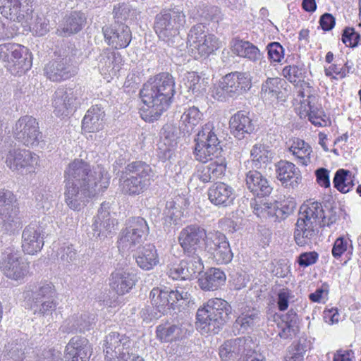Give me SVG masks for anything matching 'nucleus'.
Returning a JSON list of instances; mask_svg holds the SVG:
<instances>
[{"mask_svg":"<svg viewBox=\"0 0 361 361\" xmlns=\"http://www.w3.org/2000/svg\"><path fill=\"white\" fill-rule=\"evenodd\" d=\"M203 114L195 106L185 109L179 121V128L184 133L191 134L194 128L202 120Z\"/></svg>","mask_w":361,"mask_h":361,"instance_id":"nucleus-39","label":"nucleus"},{"mask_svg":"<svg viewBox=\"0 0 361 361\" xmlns=\"http://www.w3.org/2000/svg\"><path fill=\"white\" fill-rule=\"evenodd\" d=\"M183 84L185 88L192 93L200 94L205 90L203 80L201 81L200 76L195 72L188 73L185 75Z\"/></svg>","mask_w":361,"mask_h":361,"instance_id":"nucleus-55","label":"nucleus"},{"mask_svg":"<svg viewBox=\"0 0 361 361\" xmlns=\"http://www.w3.org/2000/svg\"><path fill=\"white\" fill-rule=\"evenodd\" d=\"M226 90L230 97H236L248 91L252 87L251 77L246 72H231L222 78Z\"/></svg>","mask_w":361,"mask_h":361,"instance_id":"nucleus-21","label":"nucleus"},{"mask_svg":"<svg viewBox=\"0 0 361 361\" xmlns=\"http://www.w3.org/2000/svg\"><path fill=\"white\" fill-rule=\"evenodd\" d=\"M100 73L108 80L116 76L123 66V59L118 53L104 49L97 58Z\"/></svg>","mask_w":361,"mask_h":361,"instance_id":"nucleus-23","label":"nucleus"},{"mask_svg":"<svg viewBox=\"0 0 361 361\" xmlns=\"http://www.w3.org/2000/svg\"><path fill=\"white\" fill-rule=\"evenodd\" d=\"M355 175L351 171L341 169H338L333 179L334 188L342 193H347L352 190L355 185Z\"/></svg>","mask_w":361,"mask_h":361,"instance_id":"nucleus-45","label":"nucleus"},{"mask_svg":"<svg viewBox=\"0 0 361 361\" xmlns=\"http://www.w3.org/2000/svg\"><path fill=\"white\" fill-rule=\"evenodd\" d=\"M305 73L306 71L302 65L286 66L282 71L283 75L295 86H302V84L307 86V83L304 81Z\"/></svg>","mask_w":361,"mask_h":361,"instance_id":"nucleus-50","label":"nucleus"},{"mask_svg":"<svg viewBox=\"0 0 361 361\" xmlns=\"http://www.w3.org/2000/svg\"><path fill=\"white\" fill-rule=\"evenodd\" d=\"M14 138L27 147L37 146L42 139L39 123L31 116H21L13 128Z\"/></svg>","mask_w":361,"mask_h":361,"instance_id":"nucleus-13","label":"nucleus"},{"mask_svg":"<svg viewBox=\"0 0 361 361\" xmlns=\"http://www.w3.org/2000/svg\"><path fill=\"white\" fill-rule=\"evenodd\" d=\"M299 319L296 312L290 309L281 317L278 324L279 336L282 339H292L299 331Z\"/></svg>","mask_w":361,"mask_h":361,"instance_id":"nucleus-36","label":"nucleus"},{"mask_svg":"<svg viewBox=\"0 0 361 361\" xmlns=\"http://www.w3.org/2000/svg\"><path fill=\"white\" fill-rule=\"evenodd\" d=\"M168 296L166 289L159 288H154L149 294L152 305L156 306L164 314L170 310Z\"/></svg>","mask_w":361,"mask_h":361,"instance_id":"nucleus-52","label":"nucleus"},{"mask_svg":"<svg viewBox=\"0 0 361 361\" xmlns=\"http://www.w3.org/2000/svg\"><path fill=\"white\" fill-rule=\"evenodd\" d=\"M64 201L72 210L83 209L89 200L104 192L109 185L110 176L99 165L79 159L71 162L64 171Z\"/></svg>","mask_w":361,"mask_h":361,"instance_id":"nucleus-1","label":"nucleus"},{"mask_svg":"<svg viewBox=\"0 0 361 361\" xmlns=\"http://www.w3.org/2000/svg\"><path fill=\"white\" fill-rule=\"evenodd\" d=\"M149 226L145 219L137 216L127 220L126 228L120 233L118 247L122 252L133 250L146 238Z\"/></svg>","mask_w":361,"mask_h":361,"instance_id":"nucleus-11","label":"nucleus"},{"mask_svg":"<svg viewBox=\"0 0 361 361\" xmlns=\"http://www.w3.org/2000/svg\"><path fill=\"white\" fill-rule=\"evenodd\" d=\"M213 259L219 264L229 263L233 257L228 241L217 249V251L212 255Z\"/></svg>","mask_w":361,"mask_h":361,"instance_id":"nucleus-58","label":"nucleus"},{"mask_svg":"<svg viewBox=\"0 0 361 361\" xmlns=\"http://www.w3.org/2000/svg\"><path fill=\"white\" fill-rule=\"evenodd\" d=\"M105 112L99 105L92 106L85 114L82 128L87 133H95L102 130L104 126Z\"/></svg>","mask_w":361,"mask_h":361,"instance_id":"nucleus-32","label":"nucleus"},{"mask_svg":"<svg viewBox=\"0 0 361 361\" xmlns=\"http://www.w3.org/2000/svg\"><path fill=\"white\" fill-rule=\"evenodd\" d=\"M79 51L73 44L59 49L58 58L44 67V74L53 82L68 80L77 73L76 56Z\"/></svg>","mask_w":361,"mask_h":361,"instance_id":"nucleus-5","label":"nucleus"},{"mask_svg":"<svg viewBox=\"0 0 361 361\" xmlns=\"http://www.w3.org/2000/svg\"><path fill=\"white\" fill-rule=\"evenodd\" d=\"M26 4L22 0H0V13L7 19L14 20L22 13Z\"/></svg>","mask_w":361,"mask_h":361,"instance_id":"nucleus-47","label":"nucleus"},{"mask_svg":"<svg viewBox=\"0 0 361 361\" xmlns=\"http://www.w3.org/2000/svg\"><path fill=\"white\" fill-rule=\"evenodd\" d=\"M65 351L68 361H89L92 349L87 338L75 336L69 341Z\"/></svg>","mask_w":361,"mask_h":361,"instance_id":"nucleus-26","label":"nucleus"},{"mask_svg":"<svg viewBox=\"0 0 361 361\" xmlns=\"http://www.w3.org/2000/svg\"><path fill=\"white\" fill-rule=\"evenodd\" d=\"M307 351L304 343H298L285 356L284 361H304V356Z\"/></svg>","mask_w":361,"mask_h":361,"instance_id":"nucleus-64","label":"nucleus"},{"mask_svg":"<svg viewBox=\"0 0 361 361\" xmlns=\"http://www.w3.org/2000/svg\"><path fill=\"white\" fill-rule=\"evenodd\" d=\"M116 220L110 216L108 204L102 203L91 226L93 237L99 240L111 237L116 231Z\"/></svg>","mask_w":361,"mask_h":361,"instance_id":"nucleus-17","label":"nucleus"},{"mask_svg":"<svg viewBox=\"0 0 361 361\" xmlns=\"http://www.w3.org/2000/svg\"><path fill=\"white\" fill-rule=\"evenodd\" d=\"M94 317L89 313L73 314L67 318L61 326L63 333H85L93 328Z\"/></svg>","mask_w":361,"mask_h":361,"instance_id":"nucleus-27","label":"nucleus"},{"mask_svg":"<svg viewBox=\"0 0 361 361\" xmlns=\"http://www.w3.org/2000/svg\"><path fill=\"white\" fill-rule=\"evenodd\" d=\"M231 133L238 140H242L246 134L253 132L255 127L248 114L245 111H238L229 121Z\"/></svg>","mask_w":361,"mask_h":361,"instance_id":"nucleus-29","label":"nucleus"},{"mask_svg":"<svg viewBox=\"0 0 361 361\" xmlns=\"http://www.w3.org/2000/svg\"><path fill=\"white\" fill-rule=\"evenodd\" d=\"M202 262L195 261L190 257L179 264L171 265L167 271L168 276L173 280H188L203 269Z\"/></svg>","mask_w":361,"mask_h":361,"instance_id":"nucleus-24","label":"nucleus"},{"mask_svg":"<svg viewBox=\"0 0 361 361\" xmlns=\"http://www.w3.org/2000/svg\"><path fill=\"white\" fill-rule=\"evenodd\" d=\"M56 298H54V300H43L41 302L32 303L31 309L33 310L35 314L48 316L56 310Z\"/></svg>","mask_w":361,"mask_h":361,"instance_id":"nucleus-57","label":"nucleus"},{"mask_svg":"<svg viewBox=\"0 0 361 361\" xmlns=\"http://www.w3.org/2000/svg\"><path fill=\"white\" fill-rule=\"evenodd\" d=\"M0 60L13 75H21L32 66L31 54L28 49L18 44H1Z\"/></svg>","mask_w":361,"mask_h":361,"instance_id":"nucleus-7","label":"nucleus"},{"mask_svg":"<svg viewBox=\"0 0 361 361\" xmlns=\"http://www.w3.org/2000/svg\"><path fill=\"white\" fill-rule=\"evenodd\" d=\"M231 312V306L225 300H209L197 311V328L202 333L218 334L228 321Z\"/></svg>","mask_w":361,"mask_h":361,"instance_id":"nucleus-3","label":"nucleus"},{"mask_svg":"<svg viewBox=\"0 0 361 361\" xmlns=\"http://www.w3.org/2000/svg\"><path fill=\"white\" fill-rule=\"evenodd\" d=\"M44 229L41 224L30 223L22 233L21 247L24 253L35 255L39 252L44 245Z\"/></svg>","mask_w":361,"mask_h":361,"instance_id":"nucleus-19","label":"nucleus"},{"mask_svg":"<svg viewBox=\"0 0 361 361\" xmlns=\"http://www.w3.org/2000/svg\"><path fill=\"white\" fill-rule=\"evenodd\" d=\"M272 154L269 147L262 144L255 145L250 151L252 161L257 169H260L262 164L269 162Z\"/></svg>","mask_w":361,"mask_h":361,"instance_id":"nucleus-51","label":"nucleus"},{"mask_svg":"<svg viewBox=\"0 0 361 361\" xmlns=\"http://www.w3.org/2000/svg\"><path fill=\"white\" fill-rule=\"evenodd\" d=\"M59 260L63 265H68L76 259V251L72 245L62 247L58 252Z\"/></svg>","mask_w":361,"mask_h":361,"instance_id":"nucleus-61","label":"nucleus"},{"mask_svg":"<svg viewBox=\"0 0 361 361\" xmlns=\"http://www.w3.org/2000/svg\"><path fill=\"white\" fill-rule=\"evenodd\" d=\"M207 34L206 27L202 23L197 24L190 28L188 34V45L191 52L195 50V48L202 41L204 37L207 36Z\"/></svg>","mask_w":361,"mask_h":361,"instance_id":"nucleus-53","label":"nucleus"},{"mask_svg":"<svg viewBox=\"0 0 361 361\" xmlns=\"http://www.w3.org/2000/svg\"><path fill=\"white\" fill-rule=\"evenodd\" d=\"M130 338L126 335L116 331L110 332L103 341L105 360H130Z\"/></svg>","mask_w":361,"mask_h":361,"instance_id":"nucleus-14","label":"nucleus"},{"mask_svg":"<svg viewBox=\"0 0 361 361\" xmlns=\"http://www.w3.org/2000/svg\"><path fill=\"white\" fill-rule=\"evenodd\" d=\"M135 284L134 274L124 269H116L111 274L109 286L118 295L128 293Z\"/></svg>","mask_w":361,"mask_h":361,"instance_id":"nucleus-28","label":"nucleus"},{"mask_svg":"<svg viewBox=\"0 0 361 361\" xmlns=\"http://www.w3.org/2000/svg\"><path fill=\"white\" fill-rule=\"evenodd\" d=\"M316 225L312 222H309L300 218H298L294 230V240L295 243L300 247L310 245L316 238L317 229Z\"/></svg>","mask_w":361,"mask_h":361,"instance_id":"nucleus-30","label":"nucleus"},{"mask_svg":"<svg viewBox=\"0 0 361 361\" xmlns=\"http://www.w3.org/2000/svg\"><path fill=\"white\" fill-rule=\"evenodd\" d=\"M287 144L288 151L295 157L298 164L307 166L311 162L312 150L309 144L298 137L290 139Z\"/></svg>","mask_w":361,"mask_h":361,"instance_id":"nucleus-37","label":"nucleus"},{"mask_svg":"<svg viewBox=\"0 0 361 361\" xmlns=\"http://www.w3.org/2000/svg\"><path fill=\"white\" fill-rule=\"evenodd\" d=\"M86 23L85 14L80 11H73L63 18L60 28L57 29L59 36H66L80 32Z\"/></svg>","mask_w":361,"mask_h":361,"instance_id":"nucleus-35","label":"nucleus"},{"mask_svg":"<svg viewBox=\"0 0 361 361\" xmlns=\"http://www.w3.org/2000/svg\"><path fill=\"white\" fill-rule=\"evenodd\" d=\"M194 154L197 160L207 162L217 157L221 152L220 141L213 123H207L202 127L195 139Z\"/></svg>","mask_w":361,"mask_h":361,"instance_id":"nucleus-9","label":"nucleus"},{"mask_svg":"<svg viewBox=\"0 0 361 361\" xmlns=\"http://www.w3.org/2000/svg\"><path fill=\"white\" fill-rule=\"evenodd\" d=\"M209 201L216 206L230 207L235 199V190L229 185L219 182L211 186L208 190Z\"/></svg>","mask_w":361,"mask_h":361,"instance_id":"nucleus-25","label":"nucleus"},{"mask_svg":"<svg viewBox=\"0 0 361 361\" xmlns=\"http://www.w3.org/2000/svg\"><path fill=\"white\" fill-rule=\"evenodd\" d=\"M155 173L149 164L141 161H133L125 167L121 186L129 195H138L148 189Z\"/></svg>","mask_w":361,"mask_h":361,"instance_id":"nucleus-4","label":"nucleus"},{"mask_svg":"<svg viewBox=\"0 0 361 361\" xmlns=\"http://www.w3.org/2000/svg\"><path fill=\"white\" fill-rule=\"evenodd\" d=\"M321 216L319 224L320 227L330 226L336 223L338 219L336 209L332 207L326 209L323 208V212Z\"/></svg>","mask_w":361,"mask_h":361,"instance_id":"nucleus-63","label":"nucleus"},{"mask_svg":"<svg viewBox=\"0 0 361 361\" xmlns=\"http://www.w3.org/2000/svg\"><path fill=\"white\" fill-rule=\"evenodd\" d=\"M185 22V16L183 11L172 10L162 11L155 18L154 29L158 37L173 45L178 38L179 29Z\"/></svg>","mask_w":361,"mask_h":361,"instance_id":"nucleus-6","label":"nucleus"},{"mask_svg":"<svg viewBox=\"0 0 361 361\" xmlns=\"http://www.w3.org/2000/svg\"><path fill=\"white\" fill-rule=\"evenodd\" d=\"M106 42L115 49L126 48L132 39L131 31L125 24H114L103 27Z\"/></svg>","mask_w":361,"mask_h":361,"instance_id":"nucleus-22","label":"nucleus"},{"mask_svg":"<svg viewBox=\"0 0 361 361\" xmlns=\"http://www.w3.org/2000/svg\"><path fill=\"white\" fill-rule=\"evenodd\" d=\"M323 212L322 204L317 201L308 200L300 207L299 217L302 219L319 225Z\"/></svg>","mask_w":361,"mask_h":361,"instance_id":"nucleus-43","label":"nucleus"},{"mask_svg":"<svg viewBox=\"0 0 361 361\" xmlns=\"http://www.w3.org/2000/svg\"><path fill=\"white\" fill-rule=\"evenodd\" d=\"M252 339L250 337H241L225 341L219 350L222 361H238L243 353L250 351Z\"/></svg>","mask_w":361,"mask_h":361,"instance_id":"nucleus-20","label":"nucleus"},{"mask_svg":"<svg viewBox=\"0 0 361 361\" xmlns=\"http://www.w3.org/2000/svg\"><path fill=\"white\" fill-rule=\"evenodd\" d=\"M54 298H56V291L54 286L51 283H44L40 286L36 290L32 292L31 296L32 303L54 300Z\"/></svg>","mask_w":361,"mask_h":361,"instance_id":"nucleus-54","label":"nucleus"},{"mask_svg":"<svg viewBox=\"0 0 361 361\" xmlns=\"http://www.w3.org/2000/svg\"><path fill=\"white\" fill-rule=\"evenodd\" d=\"M218 48L217 38L214 35L208 33L207 36L204 37L202 41L195 48V50L192 51L191 53L197 59L199 56H207Z\"/></svg>","mask_w":361,"mask_h":361,"instance_id":"nucleus-49","label":"nucleus"},{"mask_svg":"<svg viewBox=\"0 0 361 361\" xmlns=\"http://www.w3.org/2000/svg\"><path fill=\"white\" fill-rule=\"evenodd\" d=\"M134 257L137 264L144 270H151L159 263L157 250L152 244L138 247Z\"/></svg>","mask_w":361,"mask_h":361,"instance_id":"nucleus-33","label":"nucleus"},{"mask_svg":"<svg viewBox=\"0 0 361 361\" xmlns=\"http://www.w3.org/2000/svg\"><path fill=\"white\" fill-rule=\"evenodd\" d=\"M269 59L273 62H280L284 56V49L279 42H271L267 47Z\"/></svg>","mask_w":361,"mask_h":361,"instance_id":"nucleus-62","label":"nucleus"},{"mask_svg":"<svg viewBox=\"0 0 361 361\" xmlns=\"http://www.w3.org/2000/svg\"><path fill=\"white\" fill-rule=\"evenodd\" d=\"M0 270L8 279L23 281L30 271V263L14 247L5 248L1 255Z\"/></svg>","mask_w":361,"mask_h":361,"instance_id":"nucleus-8","label":"nucleus"},{"mask_svg":"<svg viewBox=\"0 0 361 361\" xmlns=\"http://www.w3.org/2000/svg\"><path fill=\"white\" fill-rule=\"evenodd\" d=\"M114 18L116 24L130 23L137 19V12L128 4H120L114 8Z\"/></svg>","mask_w":361,"mask_h":361,"instance_id":"nucleus-46","label":"nucleus"},{"mask_svg":"<svg viewBox=\"0 0 361 361\" xmlns=\"http://www.w3.org/2000/svg\"><path fill=\"white\" fill-rule=\"evenodd\" d=\"M212 181L224 176L226 171V163L224 159L212 161L209 164Z\"/></svg>","mask_w":361,"mask_h":361,"instance_id":"nucleus-59","label":"nucleus"},{"mask_svg":"<svg viewBox=\"0 0 361 361\" xmlns=\"http://www.w3.org/2000/svg\"><path fill=\"white\" fill-rule=\"evenodd\" d=\"M156 334L161 342H172L182 338L184 329L180 324L165 323L157 327Z\"/></svg>","mask_w":361,"mask_h":361,"instance_id":"nucleus-41","label":"nucleus"},{"mask_svg":"<svg viewBox=\"0 0 361 361\" xmlns=\"http://www.w3.org/2000/svg\"><path fill=\"white\" fill-rule=\"evenodd\" d=\"M232 51L240 57H243L253 62L261 59L259 49L248 41L235 39L232 44Z\"/></svg>","mask_w":361,"mask_h":361,"instance_id":"nucleus-42","label":"nucleus"},{"mask_svg":"<svg viewBox=\"0 0 361 361\" xmlns=\"http://www.w3.org/2000/svg\"><path fill=\"white\" fill-rule=\"evenodd\" d=\"M39 163V157L30 150L13 148L8 151L6 164L12 171L20 174L34 172Z\"/></svg>","mask_w":361,"mask_h":361,"instance_id":"nucleus-15","label":"nucleus"},{"mask_svg":"<svg viewBox=\"0 0 361 361\" xmlns=\"http://www.w3.org/2000/svg\"><path fill=\"white\" fill-rule=\"evenodd\" d=\"M13 194L9 190H0V225L4 232L13 234L22 227Z\"/></svg>","mask_w":361,"mask_h":361,"instance_id":"nucleus-12","label":"nucleus"},{"mask_svg":"<svg viewBox=\"0 0 361 361\" xmlns=\"http://www.w3.org/2000/svg\"><path fill=\"white\" fill-rule=\"evenodd\" d=\"M245 181L247 189L256 196H267L272 191L269 181L257 171H250L246 175Z\"/></svg>","mask_w":361,"mask_h":361,"instance_id":"nucleus-31","label":"nucleus"},{"mask_svg":"<svg viewBox=\"0 0 361 361\" xmlns=\"http://www.w3.org/2000/svg\"><path fill=\"white\" fill-rule=\"evenodd\" d=\"M226 279V274L220 269L211 268L200 276L198 283L204 290H214L224 285Z\"/></svg>","mask_w":361,"mask_h":361,"instance_id":"nucleus-38","label":"nucleus"},{"mask_svg":"<svg viewBox=\"0 0 361 361\" xmlns=\"http://www.w3.org/2000/svg\"><path fill=\"white\" fill-rule=\"evenodd\" d=\"M13 21L21 24L25 31H30L35 36H44L49 32V20L42 13L33 14L32 6L26 4L22 13Z\"/></svg>","mask_w":361,"mask_h":361,"instance_id":"nucleus-16","label":"nucleus"},{"mask_svg":"<svg viewBox=\"0 0 361 361\" xmlns=\"http://www.w3.org/2000/svg\"><path fill=\"white\" fill-rule=\"evenodd\" d=\"M80 92V88H58L52 99V106L56 115L67 116L75 106Z\"/></svg>","mask_w":361,"mask_h":361,"instance_id":"nucleus-18","label":"nucleus"},{"mask_svg":"<svg viewBox=\"0 0 361 361\" xmlns=\"http://www.w3.org/2000/svg\"><path fill=\"white\" fill-rule=\"evenodd\" d=\"M283 80L279 78H269L261 87L260 97L267 103L271 104L279 99L281 94Z\"/></svg>","mask_w":361,"mask_h":361,"instance_id":"nucleus-40","label":"nucleus"},{"mask_svg":"<svg viewBox=\"0 0 361 361\" xmlns=\"http://www.w3.org/2000/svg\"><path fill=\"white\" fill-rule=\"evenodd\" d=\"M207 235L204 228L190 225L183 228L179 234L178 242L184 253L190 258L202 262L204 255V243Z\"/></svg>","mask_w":361,"mask_h":361,"instance_id":"nucleus-10","label":"nucleus"},{"mask_svg":"<svg viewBox=\"0 0 361 361\" xmlns=\"http://www.w3.org/2000/svg\"><path fill=\"white\" fill-rule=\"evenodd\" d=\"M277 178L285 187L294 188L300 179V171L291 162L281 161L276 165Z\"/></svg>","mask_w":361,"mask_h":361,"instance_id":"nucleus-34","label":"nucleus"},{"mask_svg":"<svg viewBox=\"0 0 361 361\" xmlns=\"http://www.w3.org/2000/svg\"><path fill=\"white\" fill-rule=\"evenodd\" d=\"M259 312L253 308H248L245 309L237 317L235 327L244 332L259 325Z\"/></svg>","mask_w":361,"mask_h":361,"instance_id":"nucleus-44","label":"nucleus"},{"mask_svg":"<svg viewBox=\"0 0 361 361\" xmlns=\"http://www.w3.org/2000/svg\"><path fill=\"white\" fill-rule=\"evenodd\" d=\"M360 40V35L355 32L353 27H346L343 30L342 35L343 42L349 47H356L359 44Z\"/></svg>","mask_w":361,"mask_h":361,"instance_id":"nucleus-60","label":"nucleus"},{"mask_svg":"<svg viewBox=\"0 0 361 361\" xmlns=\"http://www.w3.org/2000/svg\"><path fill=\"white\" fill-rule=\"evenodd\" d=\"M228 242L226 236L220 231H211L207 235L204 243V254L207 252L211 256L217 251L219 247Z\"/></svg>","mask_w":361,"mask_h":361,"instance_id":"nucleus-48","label":"nucleus"},{"mask_svg":"<svg viewBox=\"0 0 361 361\" xmlns=\"http://www.w3.org/2000/svg\"><path fill=\"white\" fill-rule=\"evenodd\" d=\"M163 219L166 224H176L182 216V212L173 201L167 202L163 213Z\"/></svg>","mask_w":361,"mask_h":361,"instance_id":"nucleus-56","label":"nucleus"},{"mask_svg":"<svg viewBox=\"0 0 361 361\" xmlns=\"http://www.w3.org/2000/svg\"><path fill=\"white\" fill-rule=\"evenodd\" d=\"M175 94V81L169 73L157 75L143 85L140 92L142 102L147 106V111L153 119H157L166 111Z\"/></svg>","mask_w":361,"mask_h":361,"instance_id":"nucleus-2","label":"nucleus"}]
</instances>
